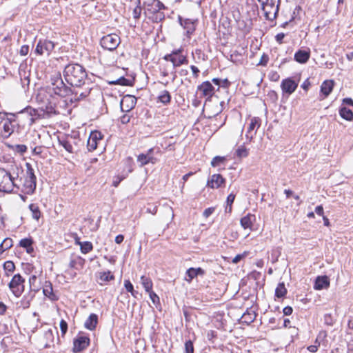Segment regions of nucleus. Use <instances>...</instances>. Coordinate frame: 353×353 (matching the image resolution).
I'll return each mask as SVG.
<instances>
[{"label":"nucleus","instance_id":"obj_1","mask_svg":"<svg viewBox=\"0 0 353 353\" xmlns=\"http://www.w3.org/2000/svg\"><path fill=\"white\" fill-rule=\"evenodd\" d=\"M51 89L54 93L59 97H65L72 96L70 100L79 101L88 97L90 92L91 88L86 87L85 88H74L65 85L61 77H56L52 79Z\"/></svg>","mask_w":353,"mask_h":353},{"label":"nucleus","instance_id":"obj_2","mask_svg":"<svg viewBox=\"0 0 353 353\" xmlns=\"http://www.w3.org/2000/svg\"><path fill=\"white\" fill-rule=\"evenodd\" d=\"M63 76L67 83L76 88L89 87L85 83L87 73L84 68L77 63H70L65 67Z\"/></svg>","mask_w":353,"mask_h":353},{"label":"nucleus","instance_id":"obj_3","mask_svg":"<svg viewBox=\"0 0 353 353\" xmlns=\"http://www.w3.org/2000/svg\"><path fill=\"white\" fill-rule=\"evenodd\" d=\"M19 170L22 171L17 165H12L9 170L0 168V192L11 193L14 188L19 189L17 181Z\"/></svg>","mask_w":353,"mask_h":353},{"label":"nucleus","instance_id":"obj_4","mask_svg":"<svg viewBox=\"0 0 353 353\" xmlns=\"http://www.w3.org/2000/svg\"><path fill=\"white\" fill-rule=\"evenodd\" d=\"M267 20L274 21L278 14L281 0H257Z\"/></svg>","mask_w":353,"mask_h":353},{"label":"nucleus","instance_id":"obj_5","mask_svg":"<svg viewBox=\"0 0 353 353\" xmlns=\"http://www.w3.org/2000/svg\"><path fill=\"white\" fill-rule=\"evenodd\" d=\"M26 172L24 181L23 183V192L31 195L34 194L37 186V177L34 174V169L30 163H26Z\"/></svg>","mask_w":353,"mask_h":353},{"label":"nucleus","instance_id":"obj_6","mask_svg":"<svg viewBox=\"0 0 353 353\" xmlns=\"http://www.w3.org/2000/svg\"><path fill=\"white\" fill-rule=\"evenodd\" d=\"M12 117H16L18 120L23 121V125H32L34 122L40 119L41 114L38 110L31 107H28L23 110L17 113V114H11Z\"/></svg>","mask_w":353,"mask_h":353},{"label":"nucleus","instance_id":"obj_7","mask_svg":"<svg viewBox=\"0 0 353 353\" xmlns=\"http://www.w3.org/2000/svg\"><path fill=\"white\" fill-rule=\"evenodd\" d=\"M15 119L9 118L7 113L0 112V137L8 139L14 132Z\"/></svg>","mask_w":353,"mask_h":353},{"label":"nucleus","instance_id":"obj_8","mask_svg":"<svg viewBox=\"0 0 353 353\" xmlns=\"http://www.w3.org/2000/svg\"><path fill=\"white\" fill-rule=\"evenodd\" d=\"M59 143L68 152L77 153L80 150L82 141L79 138L68 136L65 138L59 139Z\"/></svg>","mask_w":353,"mask_h":353},{"label":"nucleus","instance_id":"obj_9","mask_svg":"<svg viewBox=\"0 0 353 353\" xmlns=\"http://www.w3.org/2000/svg\"><path fill=\"white\" fill-rule=\"evenodd\" d=\"M24 283L25 279L20 274H14L12 276L8 283V287L14 296L18 298L21 296L25 289Z\"/></svg>","mask_w":353,"mask_h":353},{"label":"nucleus","instance_id":"obj_10","mask_svg":"<svg viewBox=\"0 0 353 353\" xmlns=\"http://www.w3.org/2000/svg\"><path fill=\"white\" fill-rule=\"evenodd\" d=\"M121 43V39L117 34H108L103 36L100 41L101 47L107 50L113 51Z\"/></svg>","mask_w":353,"mask_h":353},{"label":"nucleus","instance_id":"obj_11","mask_svg":"<svg viewBox=\"0 0 353 353\" xmlns=\"http://www.w3.org/2000/svg\"><path fill=\"white\" fill-rule=\"evenodd\" d=\"M178 21L180 25L185 30V35L190 39L192 35L196 30V27L198 23L197 19H191L188 18H183L181 16L178 17Z\"/></svg>","mask_w":353,"mask_h":353},{"label":"nucleus","instance_id":"obj_12","mask_svg":"<svg viewBox=\"0 0 353 353\" xmlns=\"http://www.w3.org/2000/svg\"><path fill=\"white\" fill-rule=\"evenodd\" d=\"M90 345V338L84 334H79L73 340L72 352L79 353L86 349Z\"/></svg>","mask_w":353,"mask_h":353},{"label":"nucleus","instance_id":"obj_13","mask_svg":"<svg viewBox=\"0 0 353 353\" xmlns=\"http://www.w3.org/2000/svg\"><path fill=\"white\" fill-rule=\"evenodd\" d=\"M102 134L99 131L92 132L87 142V148L90 152L94 151L102 141Z\"/></svg>","mask_w":353,"mask_h":353},{"label":"nucleus","instance_id":"obj_14","mask_svg":"<svg viewBox=\"0 0 353 353\" xmlns=\"http://www.w3.org/2000/svg\"><path fill=\"white\" fill-rule=\"evenodd\" d=\"M54 44L51 41L44 40L39 41L36 46L35 53L42 55L45 53L49 54L53 50Z\"/></svg>","mask_w":353,"mask_h":353},{"label":"nucleus","instance_id":"obj_15","mask_svg":"<svg viewBox=\"0 0 353 353\" xmlns=\"http://www.w3.org/2000/svg\"><path fill=\"white\" fill-rule=\"evenodd\" d=\"M225 179L220 174H212L207 181L206 186L212 189H217L224 186Z\"/></svg>","mask_w":353,"mask_h":353},{"label":"nucleus","instance_id":"obj_16","mask_svg":"<svg viewBox=\"0 0 353 353\" xmlns=\"http://www.w3.org/2000/svg\"><path fill=\"white\" fill-rule=\"evenodd\" d=\"M197 92L201 96L206 97L209 100L214 94V88L210 81H204L197 87Z\"/></svg>","mask_w":353,"mask_h":353},{"label":"nucleus","instance_id":"obj_17","mask_svg":"<svg viewBox=\"0 0 353 353\" xmlns=\"http://www.w3.org/2000/svg\"><path fill=\"white\" fill-rule=\"evenodd\" d=\"M153 152L154 149L150 148L147 151L146 154L141 153L137 156V162L139 163L140 167H143L149 163H156L157 159L152 156Z\"/></svg>","mask_w":353,"mask_h":353},{"label":"nucleus","instance_id":"obj_18","mask_svg":"<svg viewBox=\"0 0 353 353\" xmlns=\"http://www.w3.org/2000/svg\"><path fill=\"white\" fill-rule=\"evenodd\" d=\"M261 126V119L259 117H252L250 119V123L248 125L246 137L250 141L253 139V137L255 135L257 129Z\"/></svg>","mask_w":353,"mask_h":353},{"label":"nucleus","instance_id":"obj_19","mask_svg":"<svg viewBox=\"0 0 353 353\" xmlns=\"http://www.w3.org/2000/svg\"><path fill=\"white\" fill-rule=\"evenodd\" d=\"M298 87V83L292 78H287L282 81L281 88L284 93L288 94H292Z\"/></svg>","mask_w":353,"mask_h":353},{"label":"nucleus","instance_id":"obj_20","mask_svg":"<svg viewBox=\"0 0 353 353\" xmlns=\"http://www.w3.org/2000/svg\"><path fill=\"white\" fill-rule=\"evenodd\" d=\"M137 99L131 95L125 96L121 101V108L123 112H128L134 108Z\"/></svg>","mask_w":353,"mask_h":353},{"label":"nucleus","instance_id":"obj_21","mask_svg":"<svg viewBox=\"0 0 353 353\" xmlns=\"http://www.w3.org/2000/svg\"><path fill=\"white\" fill-rule=\"evenodd\" d=\"M205 274V270L201 268H190L186 270L184 280L188 283H190L193 279L197 276H203Z\"/></svg>","mask_w":353,"mask_h":353},{"label":"nucleus","instance_id":"obj_22","mask_svg":"<svg viewBox=\"0 0 353 353\" xmlns=\"http://www.w3.org/2000/svg\"><path fill=\"white\" fill-rule=\"evenodd\" d=\"M42 344L44 348H50L54 346L55 339L53 331L51 329H49L44 332Z\"/></svg>","mask_w":353,"mask_h":353},{"label":"nucleus","instance_id":"obj_23","mask_svg":"<svg viewBox=\"0 0 353 353\" xmlns=\"http://www.w3.org/2000/svg\"><path fill=\"white\" fill-rule=\"evenodd\" d=\"M330 286V279L327 276H319L316 277L314 288L317 290L326 289Z\"/></svg>","mask_w":353,"mask_h":353},{"label":"nucleus","instance_id":"obj_24","mask_svg":"<svg viewBox=\"0 0 353 353\" xmlns=\"http://www.w3.org/2000/svg\"><path fill=\"white\" fill-rule=\"evenodd\" d=\"M256 220L254 214H248L246 216L242 217L240 220L241 225L244 229L252 230L253 223Z\"/></svg>","mask_w":353,"mask_h":353},{"label":"nucleus","instance_id":"obj_25","mask_svg":"<svg viewBox=\"0 0 353 353\" xmlns=\"http://www.w3.org/2000/svg\"><path fill=\"white\" fill-rule=\"evenodd\" d=\"M310 57V50H299L294 54V60L300 63H305Z\"/></svg>","mask_w":353,"mask_h":353},{"label":"nucleus","instance_id":"obj_26","mask_svg":"<svg viewBox=\"0 0 353 353\" xmlns=\"http://www.w3.org/2000/svg\"><path fill=\"white\" fill-rule=\"evenodd\" d=\"M98 323V316L95 314H91L86 319L84 326L89 330H94Z\"/></svg>","mask_w":353,"mask_h":353},{"label":"nucleus","instance_id":"obj_27","mask_svg":"<svg viewBox=\"0 0 353 353\" xmlns=\"http://www.w3.org/2000/svg\"><path fill=\"white\" fill-rule=\"evenodd\" d=\"M334 82L332 80H325L321 85V92L327 97L332 91Z\"/></svg>","mask_w":353,"mask_h":353},{"label":"nucleus","instance_id":"obj_28","mask_svg":"<svg viewBox=\"0 0 353 353\" xmlns=\"http://www.w3.org/2000/svg\"><path fill=\"white\" fill-rule=\"evenodd\" d=\"M43 294L52 301L58 299L57 296L53 293L52 285L50 281H46L43 288Z\"/></svg>","mask_w":353,"mask_h":353},{"label":"nucleus","instance_id":"obj_29","mask_svg":"<svg viewBox=\"0 0 353 353\" xmlns=\"http://www.w3.org/2000/svg\"><path fill=\"white\" fill-rule=\"evenodd\" d=\"M75 243L80 246V250L84 254L93 250V245L90 241H80L79 239H76Z\"/></svg>","mask_w":353,"mask_h":353},{"label":"nucleus","instance_id":"obj_30","mask_svg":"<svg viewBox=\"0 0 353 353\" xmlns=\"http://www.w3.org/2000/svg\"><path fill=\"white\" fill-rule=\"evenodd\" d=\"M84 263L85 260L82 257L77 256L70 260L69 267L70 268L78 270L83 268Z\"/></svg>","mask_w":353,"mask_h":353},{"label":"nucleus","instance_id":"obj_31","mask_svg":"<svg viewBox=\"0 0 353 353\" xmlns=\"http://www.w3.org/2000/svg\"><path fill=\"white\" fill-rule=\"evenodd\" d=\"M157 99L159 102L167 105L170 103L171 94L168 90H164L159 92Z\"/></svg>","mask_w":353,"mask_h":353},{"label":"nucleus","instance_id":"obj_32","mask_svg":"<svg viewBox=\"0 0 353 353\" xmlns=\"http://www.w3.org/2000/svg\"><path fill=\"white\" fill-rule=\"evenodd\" d=\"M32 243L33 241L30 238H25L19 241V245L25 248L28 254L32 253L34 250Z\"/></svg>","mask_w":353,"mask_h":353},{"label":"nucleus","instance_id":"obj_33","mask_svg":"<svg viewBox=\"0 0 353 353\" xmlns=\"http://www.w3.org/2000/svg\"><path fill=\"white\" fill-rule=\"evenodd\" d=\"M339 114L343 119L347 121H352L353 119L352 111L346 107L341 108L339 110Z\"/></svg>","mask_w":353,"mask_h":353},{"label":"nucleus","instance_id":"obj_34","mask_svg":"<svg viewBox=\"0 0 353 353\" xmlns=\"http://www.w3.org/2000/svg\"><path fill=\"white\" fill-rule=\"evenodd\" d=\"M34 294L29 293L28 294L24 295L20 301V306L23 309H27L30 305V302L33 299Z\"/></svg>","mask_w":353,"mask_h":353},{"label":"nucleus","instance_id":"obj_35","mask_svg":"<svg viewBox=\"0 0 353 353\" xmlns=\"http://www.w3.org/2000/svg\"><path fill=\"white\" fill-rule=\"evenodd\" d=\"M141 282L143 287L144 288L145 290L147 292H149L151 290H152V285H153L152 281L149 277L145 276H142L141 277Z\"/></svg>","mask_w":353,"mask_h":353},{"label":"nucleus","instance_id":"obj_36","mask_svg":"<svg viewBox=\"0 0 353 353\" xmlns=\"http://www.w3.org/2000/svg\"><path fill=\"white\" fill-rule=\"evenodd\" d=\"M188 59L185 56L183 55H179V56H174L172 61L173 64V68L174 69L176 67L180 66L183 64H188Z\"/></svg>","mask_w":353,"mask_h":353},{"label":"nucleus","instance_id":"obj_37","mask_svg":"<svg viewBox=\"0 0 353 353\" xmlns=\"http://www.w3.org/2000/svg\"><path fill=\"white\" fill-rule=\"evenodd\" d=\"M29 209L32 212V217L38 221L41 217V211L37 204L31 203L29 205Z\"/></svg>","mask_w":353,"mask_h":353},{"label":"nucleus","instance_id":"obj_38","mask_svg":"<svg viewBox=\"0 0 353 353\" xmlns=\"http://www.w3.org/2000/svg\"><path fill=\"white\" fill-rule=\"evenodd\" d=\"M287 293V290L283 283H279L275 290V296L278 298L283 297Z\"/></svg>","mask_w":353,"mask_h":353},{"label":"nucleus","instance_id":"obj_39","mask_svg":"<svg viewBox=\"0 0 353 353\" xmlns=\"http://www.w3.org/2000/svg\"><path fill=\"white\" fill-rule=\"evenodd\" d=\"M3 269L6 274L8 276L15 270V265L12 261H7L3 263Z\"/></svg>","mask_w":353,"mask_h":353},{"label":"nucleus","instance_id":"obj_40","mask_svg":"<svg viewBox=\"0 0 353 353\" xmlns=\"http://www.w3.org/2000/svg\"><path fill=\"white\" fill-rule=\"evenodd\" d=\"M111 85H130V80L125 79L124 77H121L115 81L109 82Z\"/></svg>","mask_w":353,"mask_h":353},{"label":"nucleus","instance_id":"obj_41","mask_svg":"<svg viewBox=\"0 0 353 353\" xmlns=\"http://www.w3.org/2000/svg\"><path fill=\"white\" fill-rule=\"evenodd\" d=\"M148 18L150 19L153 22L158 23L163 21L165 19V14L163 12L158 11L153 15L148 16Z\"/></svg>","mask_w":353,"mask_h":353},{"label":"nucleus","instance_id":"obj_42","mask_svg":"<svg viewBox=\"0 0 353 353\" xmlns=\"http://www.w3.org/2000/svg\"><path fill=\"white\" fill-rule=\"evenodd\" d=\"M142 8L141 6V1L138 0L137 6L133 10V17L135 19H139L141 14Z\"/></svg>","mask_w":353,"mask_h":353},{"label":"nucleus","instance_id":"obj_43","mask_svg":"<svg viewBox=\"0 0 353 353\" xmlns=\"http://www.w3.org/2000/svg\"><path fill=\"white\" fill-rule=\"evenodd\" d=\"M236 154L239 158L246 157L248 155V151L242 145L236 150Z\"/></svg>","mask_w":353,"mask_h":353},{"label":"nucleus","instance_id":"obj_44","mask_svg":"<svg viewBox=\"0 0 353 353\" xmlns=\"http://www.w3.org/2000/svg\"><path fill=\"white\" fill-rule=\"evenodd\" d=\"M256 317V314L254 313H247L243 314L242 318L244 319V321L247 323H252Z\"/></svg>","mask_w":353,"mask_h":353},{"label":"nucleus","instance_id":"obj_45","mask_svg":"<svg viewBox=\"0 0 353 353\" xmlns=\"http://www.w3.org/2000/svg\"><path fill=\"white\" fill-rule=\"evenodd\" d=\"M159 10H157V8L154 7V6L152 4H148L147 6V8L145 9L144 14L145 15L150 16V14L153 15L154 14L157 13Z\"/></svg>","mask_w":353,"mask_h":353},{"label":"nucleus","instance_id":"obj_46","mask_svg":"<svg viewBox=\"0 0 353 353\" xmlns=\"http://www.w3.org/2000/svg\"><path fill=\"white\" fill-rule=\"evenodd\" d=\"M114 279V276L110 272H103L100 275V280L103 282H108Z\"/></svg>","mask_w":353,"mask_h":353},{"label":"nucleus","instance_id":"obj_47","mask_svg":"<svg viewBox=\"0 0 353 353\" xmlns=\"http://www.w3.org/2000/svg\"><path fill=\"white\" fill-rule=\"evenodd\" d=\"M126 178V175H117L114 176L112 181V185L115 188L118 187L121 181Z\"/></svg>","mask_w":353,"mask_h":353},{"label":"nucleus","instance_id":"obj_48","mask_svg":"<svg viewBox=\"0 0 353 353\" xmlns=\"http://www.w3.org/2000/svg\"><path fill=\"white\" fill-rule=\"evenodd\" d=\"M185 353H194V345L192 341L188 340L185 343Z\"/></svg>","mask_w":353,"mask_h":353},{"label":"nucleus","instance_id":"obj_49","mask_svg":"<svg viewBox=\"0 0 353 353\" xmlns=\"http://www.w3.org/2000/svg\"><path fill=\"white\" fill-rule=\"evenodd\" d=\"M324 323L327 325L332 326L333 325L334 321V319L330 314H326L324 315Z\"/></svg>","mask_w":353,"mask_h":353},{"label":"nucleus","instance_id":"obj_50","mask_svg":"<svg viewBox=\"0 0 353 353\" xmlns=\"http://www.w3.org/2000/svg\"><path fill=\"white\" fill-rule=\"evenodd\" d=\"M124 286L128 292H130L132 296H135L133 285L129 280H125L124 281Z\"/></svg>","mask_w":353,"mask_h":353},{"label":"nucleus","instance_id":"obj_51","mask_svg":"<svg viewBox=\"0 0 353 353\" xmlns=\"http://www.w3.org/2000/svg\"><path fill=\"white\" fill-rule=\"evenodd\" d=\"M149 294L150 298L152 303L155 305L159 303L160 299L159 297L157 295V294L151 290L150 292H148Z\"/></svg>","mask_w":353,"mask_h":353},{"label":"nucleus","instance_id":"obj_52","mask_svg":"<svg viewBox=\"0 0 353 353\" xmlns=\"http://www.w3.org/2000/svg\"><path fill=\"white\" fill-rule=\"evenodd\" d=\"M60 329H61V335H62V336H63L66 334L67 330H68V323L63 319H62L60 321Z\"/></svg>","mask_w":353,"mask_h":353},{"label":"nucleus","instance_id":"obj_53","mask_svg":"<svg viewBox=\"0 0 353 353\" xmlns=\"http://www.w3.org/2000/svg\"><path fill=\"white\" fill-rule=\"evenodd\" d=\"M224 160L223 157H215L212 159L211 161V165L212 167H216L218 166L221 163H222Z\"/></svg>","mask_w":353,"mask_h":353},{"label":"nucleus","instance_id":"obj_54","mask_svg":"<svg viewBox=\"0 0 353 353\" xmlns=\"http://www.w3.org/2000/svg\"><path fill=\"white\" fill-rule=\"evenodd\" d=\"M12 243H13L12 239L10 238H6L2 241L3 245H4V249H6V250H7L12 247V245H13Z\"/></svg>","mask_w":353,"mask_h":353},{"label":"nucleus","instance_id":"obj_55","mask_svg":"<svg viewBox=\"0 0 353 353\" xmlns=\"http://www.w3.org/2000/svg\"><path fill=\"white\" fill-rule=\"evenodd\" d=\"M269 61V57L267 54H263L260 59V61L257 64L258 65L265 66Z\"/></svg>","mask_w":353,"mask_h":353},{"label":"nucleus","instance_id":"obj_56","mask_svg":"<svg viewBox=\"0 0 353 353\" xmlns=\"http://www.w3.org/2000/svg\"><path fill=\"white\" fill-rule=\"evenodd\" d=\"M37 276L35 275H32L30 279H29V284H30V290H32V291H34V292H37V289H35V288H32L34 285V283L37 281Z\"/></svg>","mask_w":353,"mask_h":353},{"label":"nucleus","instance_id":"obj_57","mask_svg":"<svg viewBox=\"0 0 353 353\" xmlns=\"http://www.w3.org/2000/svg\"><path fill=\"white\" fill-rule=\"evenodd\" d=\"M29 52V46L28 45H23L21 47L19 54L21 56H26Z\"/></svg>","mask_w":353,"mask_h":353},{"label":"nucleus","instance_id":"obj_58","mask_svg":"<svg viewBox=\"0 0 353 353\" xmlns=\"http://www.w3.org/2000/svg\"><path fill=\"white\" fill-rule=\"evenodd\" d=\"M16 150L20 154H23L27 151V146L26 145H17Z\"/></svg>","mask_w":353,"mask_h":353},{"label":"nucleus","instance_id":"obj_59","mask_svg":"<svg viewBox=\"0 0 353 353\" xmlns=\"http://www.w3.org/2000/svg\"><path fill=\"white\" fill-rule=\"evenodd\" d=\"M214 211V208L211 207L206 208L203 213V215L204 217L208 218L209 217Z\"/></svg>","mask_w":353,"mask_h":353},{"label":"nucleus","instance_id":"obj_60","mask_svg":"<svg viewBox=\"0 0 353 353\" xmlns=\"http://www.w3.org/2000/svg\"><path fill=\"white\" fill-rule=\"evenodd\" d=\"M234 199H235V194H234L233 193H230L227 197V201H226L227 205H232Z\"/></svg>","mask_w":353,"mask_h":353},{"label":"nucleus","instance_id":"obj_61","mask_svg":"<svg viewBox=\"0 0 353 353\" xmlns=\"http://www.w3.org/2000/svg\"><path fill=\"white\" fill-rule=\"evenodd\" d=\"M285 34L284 33H279L275 36V40L279 44L283 43V40L285 37Z\"/></svg>","mask_w":353,"mask_h":353},{"label":"nucleus","instance_id":"obj_62","mask_svg":"<svg viewBox=\"0 0 353 353\" xmlns=\"http://www.w3.org/2000/svg\"><path fill=\"white\" fill-rule=\"evenodd\" d=\"M23 77H24L23 79H21V80L22 86L23 88H25V86H28V85L30 83V79L28 76H26V72H24Z\"/></svg>","mask_w":353,"mask_h":353},{"label":"nucleus","instance_id":"obj_63","mask_svg":"<svg viewBox=\"0 0 353 353\" xmlns=\"http://www.w3.org/2000/svg\"><path fill=\"white\" fill-rule=\"evenodd\" d=\"M154 7L157 8V10L159 11H161V10H164L165 8L164 4L159 0H157V3L154 5Z\"/></svg>","mask_w":353,"mask_h":353},{"label":"nucleus","instance_id":"obj_64","mask_svg":"<svg viewBox=\"0 0 353 353\" xmlns=\"http://www.w3.org/2000/svg\"><path fill=\"white\" fill-rule=\"evenodd\" d=\"M283 312L285 315L288 316L292 313L293 309L290 306H286L283 308Z\"/></svg>","mask_w":353,"mask_h":353}]
</instances>
